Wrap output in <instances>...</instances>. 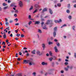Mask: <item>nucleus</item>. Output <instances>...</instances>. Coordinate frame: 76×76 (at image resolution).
<instances>
[{"mask_svg": "<svg viewBox=\"0 0 76 76\" xmlns=\"http://www.w3.org/2000/svg\"><path fill=\"white\" fill-rule=\"evenodd\" d=\"M24 62L23 63V64H26L28 63H29V66H32V65H34L35 64V63L33 61V59L31 58L29 60H24L23 61Z\"/></svg>", "mask_w": 76, "mask_h": 76, "instance_id": "f257e3e1", "label": "nucleus"}, {"mask_svg": "<svg viewBox=\"0 0 76 76\" xmlns=\"http://www.w3.org/2000/svg\"><path fill=\"white\" fill-rule=\"evenodd\" d=\"M52 22H53V21L52 20H48L46 23L48 24L49 23H50V27H52L53 25V23H52Z\"/></svg>", "mask_w": 76, "mask_h": 76, "instance_id": "f03ea898", "label": "nucleus"}, {"mask_svg": "<svg viewBox=\"0 0 76 76\" xmlns=\"http://www.w3.org/2000/svg\"><path fill=\"white\" fill-rule=\"evenodd\" d=\"M54 70V69H49L48 70V73L49 75H52L53 74V72L52 71H53Z\"/></svg>", "mask_w": 76, "mask_h": 76, "instance_id": "7ed1b4c3", "label": "nucleus"}, {"mask_svg": "<svg viewBox=\"0 0 76 76\" xmlns=\"http://www.w3.org/2000/svg\"><path fill=\"white\" fill-rule=\"evenodd\" d=\"M19 4L20 7H22L23 6V3H22V2L21 1H20L19 2Z\"/></svg>", "mask_w": 76, "mask_h": 76, "instance_id": "20e7f679", "label": "nucleus"}, {"mask_svg": "<svg viewBox=\"0 0 76 76\" xmlns=\"http://www.w3.org/2000/svg\"><path fill=\"white\" fill-rule=\"evenodd\" d=\"M37 55H39V56H41V52L39 51H37Z\"/></svg>", "mask_w": 76, "mask_h": 76, "instance_id": "39448f33", "label": "nucleus"}, {"mask_svg": "<svg viewBox=\"0 0 76 76\" xmlns=\"http://www.w3.org/2000/svg\"><path fill=\"white\" fill-rule=\"evenodd\" d=\"M47 26L45 25V24H44V26L43 27V29H47Z\"/></svg>", "mask_w": 76, "mask_h": 76, "instance_id": "423d86ee", "label": "nucleus"}, {"mask_svg": "<svg viewBox=\"0 0 76 76\" xmlns=\"http://www.w3.org/2000/svg\"><path fill=\"white\" fill-rule=\"evenodd\" d=\"M39 23H40L39 21H35L34 24H35V25H38L39 24Z\"/></svg>", "mask_w": 76, "mask_h": 76, "instance_id": "0eeeda50", "label": "nucleus"}, {"mask_svg": "<svg viewBox=\"0 0 76 76\" xmlns=\"http://www.w3.org/2000/svg\"><path fill=\"white\" fill-rule=\"evenodd\" d=\"M22 73H21L17 74L16 75V76H22Z\"/></svg>", "mask_w": 76, "mask_h": 76, "instance_id": "6e6552de", "label": "nucleus"}, {"mask_svg": "<svg viewBox=\"0 0 76 76\" xmlns=\"http://www.w3.org/2000/svg\"><path fill=\"white\" fill-rule=\"evenodd\" d=\"M47 11V8H45L42 10V13H44V12Z\"/></svg>", "mask_w": 76, "mask_h": 76, "instance_id": "1a4fd4ad", "label": "nucleus"}, {"mask_svg": "<svg viewBox=\"0 0 76 76\" xmlns=\"http://www.w3.org/2000/svg\"><path fill=\"white\" fill-rule=\"evenodd\" d=\"M54 49L55 50V52L56 53H57L58 51V49H57V46H55L54 48Z\"/></svg>", "mask_w": 76, "mask_h": 76, "instance_id": "9d476101", "label": "nucleus"}, {"mask_svg": "<svg viewBox=\"0 0 76 76\" xmlns=\"http://www.w3.org/2000/svg\"><path fill=\"white\" fill-rule=\"evenodd\" d=\"M42 65H43V66H44V65H47V63H45V62H43L42 63Z\"/></svg>", "mask_w": 76, "mask_h": 76, "instance_id": "9b49d317", "label": "nucleus"}, {"mask_svg": "<svg viewBox=\"0 0 76 76\" xmlns=\"http://www.w3.org/2000/svg\"><path fill=\"white\" fill-rule=\"evenodd\" d=\"M42 47L43 48V50H44L45 49V45L44 44H42Z\"/></svg>", "mask_w": 76, "mask_h": 76, "instance_id": "f8f14e48", "label": "nucleus"}, {"mask_svg": "<svg viewBox=\"0 0 76 76\" xmlns=\"http://www.w3.org/2000/svg\"><path fill=\"white\" fill-rule=\"evenodd\" d=\"M34 6L36 8H39V6L38 5L36 4Z\"/></svg>", "mask_w": 76, "mask_h": 76, "instance_id": "ddd939ff", "label": "nucleus"}, {"mask_svg": "<svg viewBox=\"0 0 76 76\" xmlns=\"http://www.w3.org/2000/svg\"><path fill=\"white\" fill-rule=\"evenodd\" d=\"M53 34L54 37H56V32L54 31L53 33Z\"/></svg>", "mask_w": 76, "mask_h": 76, "instance_id": "4468645a", "label": "nucleus"}, {"mask_svg": "<svg viewBox=\"0 0 76 76\" xmlns=\"http://www.w3.org/2000/svg\"><path fill=\"white\" fill-rule=\"evenodd\" d=\"M67 7L69 9H70V4H69L67 5Z\"/></svg>", "mask_w": 76, "mask_h": 76, "instance_id": "2eb2a0df", "label": "nucleus"}, {"mask_svg": "<svg viewBox=\"0 0 76 76\" xmlns=\"http://www.w3.org/2000/svg\"><path fill=\"white\" fill-rule=\"evenodd\" d=\"M49 12L50 13V14H53V11L51 9H49Z\"/></svg>", "mask_w": 76, "mask_h": 76, "instance_id": "dca6fc26", "label": "nucleus"}, {"mask_svg": "<svg viewBox=\"0 0 76 76\" xmlns=\"http://www.w3.org/2000/svg\"><path fill=\"white\" fill-rule=\"evenodd\" d=\"M31 53L33 54H35V50H34L33 51L31 52Z\"/></svg>", "mask_w": 76, "mask_h": 76, "instance_id": "f3484780", "label": "nucleus"}, {"mask_svg": "<svg viewBox=\"0 0 76 76\" xmlns=\"http://www.w3.org/2000/svg\"><path fill=\"white\" fill-rule=\"evenodd\" d=\"M64 69L65 71H68V70H69V69L65 67Z\"/></svg>", "mask_w": 76, "mask_h": 76, "instance_id": "a211bd4d", "label": "nucleus"}, {"mask_svg": "<svg viewBox=\"0 0 76 76\" xmlns=\"http://www.w3.org/2000/svg\"><path fill=\"white\" fill-rule=\"evenodd\" d=\"M38 12V10L37 9H36L33 12V13H37Z\"/></svg>", "mask_w": 76, "mask_h": 76, "instance_id": "6ab92c4d", "label": "nucleus"}, {"mask_svg": "<svg viewBox=\"0 0 76 76\" xmlns=\"http://www.w3.org/2000/svg\"><path fill=\"white\" fill-rule=\"evenodd\" d=\"M38 32H39V33H40V34H41V33H42V31H41V30L40 29L38 30Z\"/></svg>", "mask_w": 76, "mask_h": 76, "instance_id": "aec40b11", "label": "nucleus"}, {"mask_svg": "<svg viewBox=\"0 0 76 76\" xmlns=\"http://www.w3.org/2000/svg\"><path fill=\"white\" fill-rule=\"evenodd\" d=\"M49 55H50V56H52V54H53V53H52V52H51V51L49 52Z\"/></svg>", "mask_w": 76, "mask_h": 76, "instance_id": "412c9836", "label": "nucleus"}, {"mask_svg": "<svg viewBox=\"0 0 76 76\" xmlns=\"http://www.w3.org/2000/svg\"><path fill=\"white\" fill-rule=\"evenodd\" d=\"M53 43L52 42H48V44L49 45H51V44H53Z\"/></svg>", "mask_w": 76, "mask_h": 76, "instance_id": "4be33fe9", "label": "nucleus"}, {"mask_svg": "<svg viewBox=\"0 0 76 76\" xmlns=\"http://www.w3.org/2000/svg\"><path fill=\"white\" fill-rule=\"evenodd\" d=\"M57 29V27H55L54 28V31H56V30Z\"/></svg>", "mask_w": 76, "mask_h": 76, "instance_id": "5701e85b", "label": "nucleus"}, {"mask_svg": "<svg viewBox=\"0 0 76 76\" xmlns=\"http://www.w3.org/2000/svg\"><path fill=\"white\" fill-rule=\"evenodd\" d=\"M32 9H33V6H31V8L29 9V10L31 11Z\"/></svg>", "mask_w": 76, "mask_h": 76, "instance_id": "b1692460", "label": "nucleus"}, {"mask_svg": "<svg viewBox=\"0 0 76 76\" xmlns=\"http://www.w3.org/2000/svg\"><path fill=\"white\" fill-rule=\"evenodd\" d=\"M3 5L4 6H7V4H6L5 3H4L3 4Z\"/></svg>", "mask_w": 76, "mask_h": 76, "instance_id": "393cba45", "label": "nucleus"}, {"mask_svg": "<svg viewBox=\"0 0 76 76\" xmlns=\"http://www.w3.org/2000/svg\"><path fill=\"white\" fill-rule=\"evenodd\" d=\"M57 5L58 6V7H60V6H61V4L58 3L57 4Z\"/></svg>", "mask_w": 76, "mask_h": 76, "instance_id": "a878e982", "label": "nucleus"}, {"mask_svg": "<svg viewBox=\"0 0 76 76\" xmlns=\"http://www.w3.org/2000/svg\"><path fill=\"white\" fill-rule=\"evenodd\" d=\"M31 23H32V21H30L28 23V24L29 25H30Z\"/></svg>", "mask_w": 76, "mask_h": 76, "instance_id": "bb28decb", "label": "nucleus"}, {"mask_svg": "<svg viewBox=\"0 0 76 76\" xmlns=\"http://www.w3.org/2000/svg\"><path fill=\"white\" fill-rule=\"evenodd\" d=\"M66 12L67 13H70V11L69 10H66Z\"/></svg>", "mask_w": 76, "mask_h": 76, "instance_id": "cd10ccee", "label": "nucleus"}, {"mask_svg": "<svg viewBox=\"0 0 76 76\" xmlns=\"http://www.w3.org/2000/svg\"><path fill=\"white\" fill-rule=\"evenodd\" d=\"M54 65H55V64L53 62L52 63V66H53V67H54Z\"/></svg>", "mask_w": 76, "mask_h": 76, "instance_id": "c85d7f7f", "label": "nucleus"}, {"mask_svg": "<svg viewBox=\"0 0 76 76\" xmlns=\"http://www.w3.org/2000/svg\"><path fill=\"white\" fill-rule=\"evenodd\" d=\"M3 37L4 38H6V34H4V35H3Z\"/></svg>", "mask_w": 76, "mask_h": 76, "instance_id": "c756f323", "label": "nucleus"}, {"mask_svg": "<svg viewBox=\"0 0 76 76\" xmlns=\"http://www.w3.org/2000/svg\"><path fill=\"white\" fill-rule=\"evenodd\" d=\"M54 22H55V23H59L58 20H55Z\"/></svg>", "mask_w": 76, "mask_h": 76, "instance_id": "7c9ffc66", "label": "nucleus"}, {"mask_svg": "<svg viewBox=\"0 0 76 76\" xmlns=\"http://www.w3.org/2000/svg\"><path fill=\"white\" fill-rule=\"evenodd\" d=\"M64 26H66V24H64L61 27V28H62L63 27H64Z\"/></svg>", "mask_w": 76, "mask_h": 76, "instance_id": "2f4dec72", "label": "nucleus"}, {"mask_svg": "<svg viewBox=\"0 0 76 76\" xmlns=\"http://www.w3.org/2000/svg\"><path fill=\"white\" fill-rule=\"evenodd\" d=\"M33 75H34V76H36V72H33Z\"/></svg>", "mask_w": 76, "mask_h": 76, "instance_id": "473e14b6", "label": "nucleus"}, {"mask_svg": "<svg viewBox=\"0 0 76 76\" xmlns=\"http://www.w3.org/2000/svg\"><path fill=\"white\" fill-rule=\"evenodd\" d=\"M68 18H69V19H72V16L69 15L68 17Z\"/></svg>", "mask_w": 76, "mask_h": 76, "instance_id": "72a5a7b5", "label": "nucleus"}, {"mask_svg": "<svg viewBox=\"0 0 76 76\" xmlns=\"http://www.w3.org/2000/svg\"><path fill=\"white\" fill-rule=\"evenodd\" d=\"M53 58H50L49 59V60H50V61H52V60H53Z\"/></svg>", "mask_w": 76, "mask_h": 76, "instance_id": "f704fd0d", "label": "nucleus"}, {"mask_svg": "<svg viewBox=\"0 0 76 76\" xmlns=\"http://www.w3.org/2000/svg\"><path fill=\"white\" fill-rule=\"evenodd\" d=\"M21 37L22 38H23V37H25V36L24 35H23V34H22L21 35Z\"/></svg>", "mask_w": 76, "mask_h": 76, "instance_id": "c9c22d12", "label": "nucleus"}, {"mask_svg": "<svg viewBox=\"0 0 76 76\" xmlns=\"http://www.w3.org/2000/svg\"><path fill=\"white\" fill-rule=\"evenodd\" d=\"M44 24V22H42L41 23L42 26H43V25Z\"/></svg>", "mask_w": 76, "mask_h": 76, "instance_id": "e433bc0d", "label": "nucleus"}, {"mask_svg": "<svg viewBox=\"0 0 76 76\" xmlns=\"http://www.w3.org/2000/svg\"><path fill=\"white\" fill-rule=\"evenodd\" d=\"M58 22L59 23V22H62V20H61V19H60L59 20V21H58Z\"/></svg>", "mask_w": 76, "mask_h": 76, "instance_id": "4c0bfd02", "label": "nucleus"}, {"mask_svg": "<svg viewBox=\"0 0 76 76\" xmlns=\"http://www.w3.org/2000/svg\"><path fill=\"white\" fill-rule=\"evenodd\" d=\"M31 15H28V19H31Z\"/></svg>", "mask_w": 76, "mask_h": 76, "instance_id": "58836bf2", "label": "nucleus"}, {"mask_svg": "<svg viewBox=\"0 0 76 76\" xmlns=\"http://www.w3.org/2000/svg\"><path fill=\"white\" fill-rule=\"evenodd\" d=\"M56 45L57 46H58V47H59L60 46V43H58V44L56 43Z\"/></svg>", "mask_w": 76, "mask_h": 76, "instance_id": "ea45409f", "label": "nucleus"}, {"mask_svg": "<svg viewBox=\"0 0 76 76\" xmlns=\"http://www.w3.org/2000/svg\"><path fill=\"white\" fill-rule=\"evenodd\" d=\"M17 36V37H19V36H20V34H17L16 35Z\"/></svg>", "mask_w": 76, "mask_h": 76, "instance_id": "a19ab883", "label": "nucleus"}, {"mask_svg": "<svg viewBox=\"0 0 76 76\" xmlns=\"http://www.w3.org/2000/svg\"><path fill=\"white\" fill-rule=\"evenodd\" d=\"M7 7H5L4 8V9H5V10L7 9Z\"/></svg>", "mask_w": 76, "mask_h": 76, "instance_id": "79ce46f5", "label": "nucleus"}, {"mask_svg": "<svg viewBox=\"0 0 76 76\" xmlns=\"http://www.w3.org/2000/svg\"><path fill=\"white\" fill-rule=\"evenodd\" d=\"M6 29H8V31H10V29H9V27H8L7 28H6Z\"/></svg>", "mask_w": 76, "mask_h": 76, "instance_id": "37998d69", "label": "nucleus"}, {"mask_svg": "<svg viewBox=\"0 0 76 76\" xmlns=\"http://www.w3.org/2000/svg\"><path fill=\"white\" fill-rule=\"evenodd\" d=\"M21 59H20V58H17V60L18 61H20Z\"/></svg>", "mask_w": 76, "mask_h": 76, "instance_id": "c03bdc74", "label": "nucleus"}, {"mask_svg": "<svg viewBox=\"0 0 76 76\" xmlns=\"http://www.w3.org/2000/svg\"><path fill=\"white\" fill-rule=\"evenodd\" d=\"M5 24H6V25H7H7H9V23H8L7 22Z\"/></svg>", "mask_w": 76, "mask_h": 76, "instance_id": "a18cd8bd", "label": "nucleus"}, {"mask_svg": "<svg viewBox=\"0 0 76 76\" xmlns=\"http://www.w3.org/2000/svg\"><path fill=\"white\" fill-rule=\"evenodd\" d=\"M68 63L67 62H66L65 63V65H67V64H68Z\"/></svg>", "mask_w": 76, "mask_h": 76, "instance_id": "49530a36", "label": "nucleus"}, {"mask_svg": "<svg viewBox=\"0 0 76 76\" xmlns=\"http://www.w3.org/2000/svg\"><path fill=\"white\" fill-rule=\"evenodd\" d=\"M4 45H6V43L4 42H3L2 45H3V44H4Z\"/></svg>", "mask_w": 76, "mask_h": 76, "instance_id": "de8ad7c7", "label": "nucleus"}, {"mask_svg": "<svg viewBox=\"0 0 76 76\" xmlns=\"http://www.w3.org/2000/svg\"><path fill=\"white\" fill-rule=\"evenodd\" d=\"M15 13H18V11L17 10H15Z\"/></svg>", "mask_w": 76, "mask_h": 76, "instance_id": "09e8293b", "label": "nucleus"}, {"mask_svg": "<svg viewBox=\"0 0 76 76\" xmlns=\"http://www.w3.org/2000/svg\"><path fill=\"white\" fill-rule=\"evenodd\" d=\"M48 72L46 73L45 74V76H47V75H48Z\"/></svg>", "mask_w": 76, "mask_h": 76, "instance_id": "8fccbe9b", "label": "nucleus"}, {"mask_svg": "<svg viewBox=\"0 0 76 76\" xmlns=\"http://www.w3.org/2000/svg\"><path fill=\"white\" fill-rule=\"evenodd\" d=\"M15 20H16V22H17L18 20V19L17 18H16V19H15Z\"/></svg>", "mask_w": 76, "mask_h": 76, "instance_id": "3c124183", "label": "nucleus"}, {"mask_svg": "<svg viewBox=\"0 0 76 76\" xmlns=\"http://www.w3.org/2000/svg\"><path fill=\"white\" fill-rule=\"evenodd\" d=\"M24 53H28V51L27 50H26L25 52H24Z\"/></svg>", "mask_w": 76, "mask_h": 76, "instance_id": "603ef678", "label": "nucleus"}, {"mask_svg": "<svg viewBox=\"0 0 76 76\" xmlns=\"http://www.w3.org/2000/svg\"><path fill=\"white\" fill-rule=\"evenodd\" d=\"M18 53H16V56H15V57H18Z\"/></svg>", "mask_w": 76, "mask_h": 76, "instance_id": "864d4df0", "label": "nucleus"}, {"mask_svg": "<svg viewBox=\"0 0 76 76\" xmlns=\"http://www.w3.org/2000/svg\"><path fill=\"white\" fill-rule=\"evenodd\" d=\"M8 3H10V2H11V1H10V0H8Z\"/></svg>", "mask_w": 76, "mask_h": 76, "instance_id": "5fc2aeb1", "label": "nucleus"}, {"mask_svg": "<svg viewBox=\"0 0 76 76\" xmlns=\"http://www.w3.org/2000/svg\"><path fill=\"white\" fill-rule=\"evenodd\" d=\"M19 25V23H17L15 24V25H16V26H17V25Z\"/></svg>", "mask_w": 76, "mask_h": 76, "instance_id": "6e6d98bb", "label": "nucleus"}, {"mask_svg": "<svg viewBox=\"0 0 76 76\" xmlns=\"http://www.w3.org/2000/svg\"><path fill=\"white\" fill-rule=\"evenodd\" d=\"M41 20L42 22H43V21H44V20L43 18H42Z\"/></svg>", "mask_w": 76, "mask_h": 76, "instance_id": "4d7b16f0", "label": "nucleus"}, {"mask_svg": "<svg viewBox=\"0 0 76 76\" xmlns=\"http://www.w3.org/2000/svg\"><path fill=\"white\" fill-rule=\"evenodd\" d=\"M4 31H5L6 32H7V30H6V29H5Z\"/></svg>", "mask_w": 76, "mask_h": 76, "instance_id": "13d9d810", "label": "nucleus"}, {"mask_svg": "<svg viewBox=\"0 0 76 76\" xmlns=\"http://www.w3.org/2000/svg\"><path fill=\"white\" fill-rule=\"evenodd\" d=\"M14 16H15V17H16V16H17V14H14Z\"/></svg>", "mask_w": 76, "mask_h": 76, "instance_id": "bf43d9fd", "label": "nucleus"}, {"mask_svg": "<svg viewBox=\"0 0 76 76\" xmlns=\"http://www.w3.org/2000/svg\"><path fill=\"white\" fill-rule=\"evenodd\" d=\"M75 26H73L72 27V29H73V30H75Z\"/></svg>", "mask_w": 76, "mask_h": 76, "instance_id": "052dcab7", "label": "nucleus"}, {"mask_svg": "<svg viewBox=\"0 0 76 76\" xmlns=\"http://www.w3.org/2000/svg\"><path fill=\"white\" fill-rule=\"evenodd\" d=\"M10 37H13V34H11L10 35Z\"/></svg>", "mask_w": 76, "mask_h": 76, "instance_id": "680f3d73", "label": "nucleus"}, {"mask_svg": "<svg viewBox=\"0 0 76 76\" xmlns=\"http://www.w3.org/2000/svg\"><path fill=\"white\" fill-rule=\"evenodd\" d=\"M19 54L20 56H21V55H22V53L20 52L19 53Z\"/></svg>", "mask_w": 76, "mask_h": 76, "instance_id": "e2e57ef3", "label": "nucleus"}, {"mask_svg": "<svg viewBox=\"0 0 76 76\" xmlns=\"http://www.w3.org/2000/svg\"><path fill=\"white\" fill-rule=\"evenodd\" d=\"M70 69H73V66H72L70 67Z\"/></svg>", "mask_w": 76, "mask_h": 76, "instance_id": "0e129e2a", "label": "nucleus"}, {"mask_svg": "<svg viewBox=\"0 0 76 76\" xmlns=\"http://www.w3.org/2000/svg\"><path fill=\"white\" fill-rule=\"evenodd\" d=\"M10 23H12L13 22V20H10Z\"/></svg>", "mask_w": 76, "mask_h": 76, "instance_id": "69168bd1", "label": "nucleus"}, {"mask_svg": "<svg viewBox=\"0 0 76 76\" xmlns=\"http://www.w3.org/2000/svg\"><path fill=\"white\" fill-rule=\"evenodd\" d=\"M5 20H5V22H7V19L6 18H5Z\"/></svg>", "mask_w": 76, "mask_h": 76, "instance_id": "338daca9", "label": "nucleus"}, {"mask_svg": "<svg viewBox=\"0 0 76 76\" xmlns=\"http://www.w3.org/2000/svg\"><path fill=\"white\" fill-rule=\"evenodd\" d=\"M74 7H75V8L76 7V4H75L74 5Z\"/></svg>", "mask_w": 76, "mask_h": 76, "instance_id": "774afa93", "label": "nucleus"}]
</instances>
